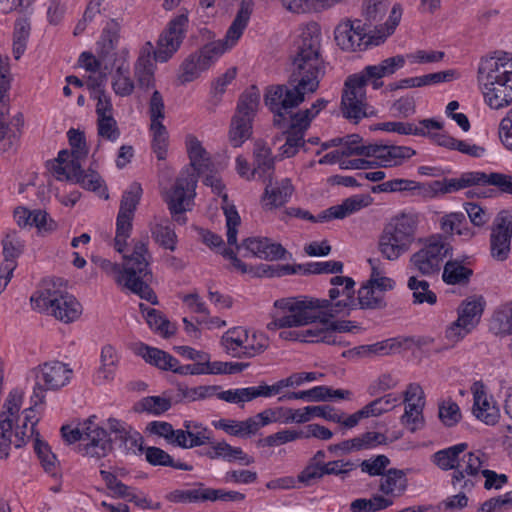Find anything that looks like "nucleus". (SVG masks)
<instances>
[{"instance_id": "43", "label": "nucleus", "mask_w": 512, "mask_h": 512, "mask_svg": "<svg viewBox=\"0 0 512 512\" xmlns=\"http://www.w3.org/2000/svg\"><path fill=\"white\" fill-rule=\"evenodd\" d=\"M386 77L380 63L377 65H368L360 73L348 77L349 83H355L361 88L366 89V85L371 83L374 89L382 87L381 78Z\"/></svg>"}, {"instance_id": "42", "label": "nucleus", "mask_w": 512, "mask_h": 512, "mask_svg": "<svg viewBox=\"0 0 512 512\" xmlns=\"http://www.w3.org/2000/svg\"><path fill=\"white\" fill-rule=\"evenodd\" d=\"M472 270L464 266L457 260H449L443 267L442 279L449 285L466 284L471 275Z\"/></svg>"}, {"instance_id": "53", "label": "nucleus", "mask_w": 512, "mask_h": 512, "mask_svg": "<svg viewBox=\"0 0 512 512\" xmlns=\"http://www.w3.org/2000/svg\"><path fill=\"white\" fill-rule=\"evenodd\" d=\"M494 334H512V302L496 310L490 322Z\"/></svg>"}, {"instance_id": "19", "label": "nucleus", "mask_w": 512, "mask_h": 512, "mask_svg": "<svg viewBox=\"0 0 512 512\" xmlns=\"http://www.w3.org/2000/svg\"><path fill=\"white\" fill-rule=\"evenodd\" d=\"M404 402L406 406L401 422L411 432H415L423 426L424 422L422 412L425 402L422 388L415 383L409 384L404 392Z\"/></svg>"}, {"instance_id": "30", "label": "nucleus", "mask_w": 512, "mask_h": 512, "mask_svg": "<svg viewBox=\"0 0 512 512\" xmlns=\"http://www.w3.org/2000/svg\"><path fill=\"white\" fill-rule=\"evenodd\" d=\"M182 432L184 439L180 438L178 447L189 449L211 443L213 432L200 422L184 421Z\"/></svg>"}, {"instance_id": "22", "label": "nucleus", "mask_w": 512, "mask_h": 512, "mask_svg": "<svg viewBox=\"0 0 512 512\" xmlns=\"http://www.w3.org/2000/svg\"><path fill=\"white\" fill-rule=\"evenodd\" d=\"M334 35L337 45L342 50L354 52L365 49L369 44L360 20L339 23Z\"/></svg>"}, {"instance_id": "6", "label": "nucleus", "mask_w": 512, "mask_h": 512, "mask_svg": "<svg viewBox=\"0 0 512 512\" xmlns=\"http://www.w3.org/2000/svg\"><path fill=\"white\" fill-rule=\"evenodd\" d=\"M223 209L229 245H236L237 249L242 247L253 256L268 261L286 260L287 256L291 257V254L281 244L272 242L268 238L251 237L245 239L241 246L237 245V227L241 222L240 216L233 205H227Z\"/></svg>"}, {"instance_id": "38", "label": "nucleus", "mask_w": 512, "mask_h": 512, "mask_svg": "<svg viewBox=\"0 0 512 512\" xmlns=\"http://www.w3.org/2000/svg\"><path fill=\"white\" fill-rule=\"evenodd\" d=\"M468 448L467 443H458L448 448L435 452L432 456L433 463L443 471H456L461 454Z\"/></svg>"}, {"instance_id": "28", "label": "nucleus", "mask_w": 512, "mask_h": 512, "mask_svg": "<svg viewBox=\"0 0 512 512\" xmlns=\"http://www.w3.org/2000/svg\"><path fill=\"white\" fill-rule=\"evenodd\" d=\"M131 350L142 357L146 363L159 369L174 372L177 367V359L161 349L138 342L131 346Z\"/></svg>"}, {"instance_id": "8", "label": "nucleus", "mask_w": 512, "mask_h": 512, "mask_svg": "<svg viewBox=\"0 0 512 512\" xmlns=\"http://www.w3.org/2000/svg\"><path fill=\"white\" fill-rule=\"evenodd\" d=\"M31 304L35 310L46 312L64 323L75 321L82 313V306L73 295L56 289L39 291L31 297Z\"/></svg>"}, {"instance_id": "61", "label": "nucleus", "mask_w": 512, "mask_h": 512, "mask_svg": "<svg viewBox=\"0 0 512 512\" xmlns=\"http://www.w3.org/2000/svg\"><path fill=\"white\" fill-rule=\"evenodd\" d=\"M298 439H304V430L284 429L260 439L258 445L261 447H275Z\"/></svg>"}, {"instance_id": "24", "label": "nucleus", "mask_w": 512, "mask_h": 512, "mask_svg": "<svg viewBox=\"0 0 512 512\" xmlns=\"http://www.w3.org/2000/svg\"><path fill=\"white\" fill-rule=\"evenodd\" d=\"M197 183V177L194 173L181 175L177 178L174 187L167 195V203L172 215L184 213L190 204L188 191L194 190Z\"/></svg>"}, {"instance_id": "49", "label": "nucleus", "mask_w": 512, "mask_h": 512, "mask_svg": "<svg viewBox=\"0 0 512 512\" xmlns=\"http://www.w3.org/2000/svg\"><path fill=\"white\" fill-rule=\"evenodd\" d=\"M407 286L413 292L414 303H428L430 305L436 303L437 296L430 290V284L426 280L418 279L417 276L412 275L408 279Z\"/></svg>"}, {"instance_id": "37", "label": "nucleus", "mask_w": 512, "mask_h": 512, "mask_svg": "<svg viewBox=\"0 0 512 512\" xmlns=\"http://www.w3.org/2000/svg\"><path fill=\"white\" fill-rule=\"evenodd\" d=\"M473 414L488 425H494L499 419V409L489 401L482 387L474 390Z\"/></svg>"}, {"instance_id": "33", "label": "nucleus", "mask_w": 512, "mask_h": 512, "mask_svg": "<svg viewBox=\"0 0 512 512\" xmlns=\"http://www.w3.org/2000/svg\"><path fill=\"white\" fill-rule=\"evenodd\" d=\"M142 49L134 65V75L141 89H149L154 86V58L151 56V45Z\"/></svg>"}, {"instance_id": "39", "label": "nucleus", "mask_w": 512, "mask_h": 512, "mask_svg": "<svg viewBox=\"0 0 512 512\" xmlns=\"http://www.w3.org/2000/svg\"><path fill=\"white\" fill-rule=\"evenodd\" d=\"M260 104V91L251 86L239 98L234 116L253 121Z\"/></svg>"}, {"instance_id": "26", "label": "nucleus", "mask_w": 512, "mask_h": 512, "mask_svg": "<svg viewBox=\"0 0 512 512\" xmlns=\"http://www.w3.org/2000/svg\"><path fill=\"white\" fill-rule=\"evenodd\" d=\"M294 192V186L289 178L272 181L265 187L263 195V206L267 210H272L286 204Z\"/></svg>"}, {"instance_id": "10", "label": "nucleus", "mask_w": 512, "mask_h": 512, "mask_svg": "<svg viewBox=\"0 0 512 512\" xmlns=\"http://www.w3.org/2000/svg\"><path fill=\"white\" fill-rule=\"evenodd\" d=\"M33 373L35 385L31 402L38 406L44 402L45 391L58 390L70 382L73 370L63 362L51 361L38 366L33 370Z\"/></svg>"}, {"instance_id": "2", "label": "nucleus", "mask_w": 512, "mask_h": 512, "mask_svg": "<svg viewBox=\"0 0 512 512\" xmlns=\"http://www.w3.org/2000/svg\"><path fill=\"white\" fill-rule=\"evenodd\" d=\"M330 283L333 287L328 292L329 299L301 296L276 300L266 328L276 331L305 326L317 320V312L325 317L348 314L355 307V281L347 276H334Z\"/></svg>"}, {"instance_id": "7", "label": "nucleus", "mask_w": 512, "mask_h": 512, "mask_svg": "<svg viewBox=\"0 0 512 512\" xmlns=\"http://www.w3.org/2000/svg\"><path fill=\"white\" fill-rule=\"evenodd\" d=\"M252 0H242L237 14L228 28L224 39L204 45L196 53L203 63L210 68L226 51L236 45L246 29L253 11Z\"/></svg>"}, {"instance_id": "32", "label": "nucleus", "mask_w": 512, "mask_h": 512, "mask_svg": "<svg viewBox=\"0 0 512 512\" xmlns=\"http://www.w3.org/2000/svg\"><path fill=\"white\" fill-rule=\"evenodd\" d=\"M408 487V480L403 470L391 468L380 479L379 490L385 498L395 499L402 496Z\"/></svg>"}, {"instance_id": "18", "label": "nucleus", "mask_w": 512, "mask_h": 512, "mask_svg": "<svg viewBox=\"0 0 512 512\" xmlns=\"http://www.w3.org/2000/svg\"><path fill=\"white\" fill-rule=\"evenodd\" d=\"M291 109L287 108L286 111L280 113L271 110L274 114L273 123L278 128H287L285 131L286 140L281 146V153L285 157H293L300 147L304 146V134L307 128L296 127L294 119L291 117Z\"/></svg>"}, {"instance_id": "21", "label": "nucleus", "mask_w": 512, "mask_h": 512, "mask_svg": "<svg viewBox=\"0 0 512 512\" xmlns=\"http://www.w3.org/2000/svg\"><path fill=\"white\" fill-rule=\"evenodd\" d=\"M366 89L361 88L355 83H349L347 78L345 81L342 99L341 111L345 118L358 123L363 117L368 116L366 112Z\"/></svg>"}, {"instance_id": "59", "label": "nucleus", "mask_w": 512, "mask_h": 512, "mask_svg": "<svg viewBox=\"0 0 512 512\" xmlns=\"http://www.w3.org/2000/svg\"><path fill=\"white\" fill-rule=\"evenodd\" d=\"M135 88L134 81L130 77L129 68L123 65L119 66L112 77V89L114 93L121 97L129 96Z\"/></svg>"}, {"instance_id": "44", "label": "nucleus", "mask_w": 512, "mask_h": 512, "mask_svg": "<svg viewBox=\"0 0 512 512\" xmlns=\"http://www.w3.org/2000/svg\"><path fill=\"white\" fill-rule=\"evenodd\" d=\"M244 358L250 359L264 353L269 347L268 336L259 331L245 329Z\"/></svg>"}, {"instance_id": "27", "label": "nucleus", "mask_w": 512, "mask_h": 512, "mask_svg": "<svg viewBox=\"0 0 512 512\" xmlns=\"http://www.w3.org/2000/svg\"><path fill=\"white\" fill-rule=\"evenodd\" d=\"M82 158L69 154L68 150H61L57 158L51 163L50 170L53 176L59 181H76L81 168Z\"/></svg>"}, {"instance_id": "56", "label": "nucleus", "mask_w": 512, "mask_h": 512, "mask_svg": "<svg viewBox=\"0 0 512 512\" xmlns=\"http://www.w3.org/2000/svg\"><path fill=\"white\" fill-rule=\"evenodd\" d=\"M9 115V105L3 104L0 106V143L1 150L9 151L17 142L16 131L12 128L10 121H7Z\"/></svg>"}, {"instance_id": "9", "label": "nucleus", "mask_w": 512, "mask_h": 512, "mask_svg": "<svg viewBox=\"0 0 512 512\" xmlns=\"http://www.w3.org/2000/svg\"><path fill=\"white\" fill-rule=\"evenodd\" d=\"M452 254V247L440 235L429 237L421 249L410 258V269L423 276L438 275L445 258Z\"/></svg>"}, {"instance_id": "1", "label": "nucleus", "mask_w": 512, "mask_h": 512, "mask_svg": "<svg viewBox=\"0 0 512 512\" xmlns=\"http://www.w3.org/2000/svg\"><path fill=\"white\" fill-rule=\"evenodd\" d=\"M291 60V87L271 86L265 94L266 106L278 113L297 107L305 100L306 94L316 92L325 74L321 56V31L317 24H309L302 30Z\"/></svg>"}, {"instance_id": "46", "label": "nucleus", "mask_w": 512, "mask_h": 512, "mask_svg": "<svg viewBox=\"0 0 512 512\" xmlns=\"http://www.w3.org/2000/svg\"><path fill=\"white\" fill-rule=\"evenodd\" d=\"M216 429H221L227 434L235 437H249L254 435L253 429L255 428L254 422L250 421V417L243 420L233 419H220L213 423Z\"/></svg>"}, {"instance_id": "4", "label": "nucleus", "mask_w": 512, "mask_h": 512, "mask_svg": "<svg viewBox=\"0 0 512 512\" xmlns=\"http://www.w3.org/2000/svg\"><path fill=\"white\" fill-rule=\"evenodd\" d=\"M478 82L490 108L498 110L512 104V59H482L478 67Z\"/></svg>"}, {"instance_id": "62", "label": "nucleus", "mask_w": 512, "mask_h": 512, "mask_svg": "<svg viewBox=\"0 0 512 512\" xmlns=\"http://www.w3.org/2000/svg\"><path fill=\"white\" fill-rule=\"evenodd\" d=\"M329 391L328 386L320 385L315 386L308 390L287 392L278 398L279 401L285 400H304L310 402H325L326 395Z\"/></svg>"}, {"instance_id": "25", "label": "nucleus", "mask_w": 512, "mask_h": 512, "mask_svg": "<svg viewBox=\"0 0 512 512\" xmlns=\"http://www.w3.org/2000/svg\"><path fill=\"white\" fill-rule=\"evenodd\" d=\"M442 128L443 123L432 118L420 120L418 125L410 122L388 121L375 126L376 130L415 136H426L429 135V130H441Z\"/></svg>"}, {"instance_id": "5", "label": "nucleus", "mask_w": 512, "mask_h": 512, "mask_svg": "<svg viewBox=\"0 0 512 512\" xmlns=\"http://www.w3.org/2000/svg\"><path fill=\"white\" fill-rule=\"evenodd\" d=\"M419 219L416 213H401L384 227L378 241L382 257L394 261L405 254L415 240Z\"/></svg>"}, {"instance_id": "29", "label": "nucleus", "mask_w": 512, "mask_h": 512, "mask_svg": "<svg viewBox=\"0 0 512 512\" xmlns=\"http://www.w3.org/2000/svg\"><path fill=\"white\" fill-rule=\"evenodd\" d=\"M210 446L202 452V455L207 458L222 459L227 462L238 461L243 465H250L254 463V458L247 455L242 448L233 447L226 441L208 443Z\"/></svg>"}, {"instance_id": "15", "label": "nucleus", "mask_w": 512, "mask_h": 512, "mask_svg": "<svg viewBox=\"0 0 512 512\" xmlns=\"http://www.w3.org/2000/svg\"><path fill=\"white\" fill-rule=\"evenodd\" d=\"M95 416L84 421L83 443L79 445L83 455L100 459L112 450V441L107 431L94 422Z\"/></svg>"}, {"instance_id": "16", "label": "nucleus", "mask_w": 512, "mask_h": 512, "mask_svg": "<svg viewBox=\"0 0 512 512\" xmlns=\"http://www.w3.org/2000/svg\"><path fill=\"white\" fill-rule=\"evenodd\" d=\"M512 237V215L501 211L496 216L490 235V253L493 259L504 261L510 253Z\"/></svg>"}, {"instance_id": "34", "label": "nucleus", "mask_w": 512, "mask_h": 512, "mask_svg": "<svg viewBox=\"0 0 512 512\" xmlns=\"http://www.w3.org/2000/svg\"><path fill=\"white\" fill-rule=\"evenodd\" d=\"M186 150L190 160V165L197 172L202 174L210 171L211 161L208 152L202 146L201 142L192 134L185 138Z\"/></svg>"}, {"instance_id": "51", "label": "nucleus", "mask_w": 512, "mask_h": 512, "mask_svg": "<svg viewBox=\"0 0 512 512\" xmlns=\"http://www.w3.org/2000/svg\"><path fill=\"white\" fill-rule=\"evenodd\" d=\"M209 68L201 61L199 55L195 52L188 56L181 64L179 80L182 84L192 82L197 79L202 72Z\"/></svg>"}, {"instance_id": "63", "label": "nucleus", "mask_w": 512, "mask_h": 512, "mask_svg": "<svg viewBox=\"0 0 512 512\" xmlns=\"http://www.w3.org/2000/svg\"><path fill=\"white\" fill-rule=\"evenodd\" d=\"M343 139V147L340 150L343 158L353 155L369 157L372 143H363V139L358 134H351Z\"/></svg>"}, {"instance_id": "20", "label": "nucleus", "mask_w": 512, "mask_h": 512, "mask_svg": "<svg viewBox=\"0 0 512 512\" xmlns=\"http://www.w3.org/2000/svg\"><path fill=\"white\" fill-rule=\"evenodd\" d=\"M416 154V151L408 146L372 144L369 157L373 167H396Z\"/></svg>"}, {"instance_id": "64", "label": "nucleus", "mask_w": 512, "mask_h": 512, "mask_svg": "<svg viewBox=\"0 0 512 512\" xmlns=\"http://www.w3.org/2000/svg\"><path fill=\"white\" fill-rule=\"evenodd\" d=\"M358 303L361 309H379L385 306L384 295L366 284L358 291Z\"/></svg>"}, {"instance_id": "47", "label": "nucleus", "mask_w": 512, "mask_h": 512, "mask_svg": "<svg viewBox=\"0 0 512 512\" xmlns=\"http://www.w3.org/2000/svg\"><path fill=\"white\" fill-rule=\"evenodd\" d=\"M140 310L145 313L149 327L168 338L175 333V327L156 309L148 308L140 304Z\"/></svg>"}, {"instance_id": "17", "label": "nucleus", "mask_w": 512, "mask_h": 512, "mask_svg": "<svg viewBox=\"0 0 512 512\" xmlns=\"http://www.w3.org/2000/svg\"><path fill=\"white\" fill-rule=\"evenodd\" d=\"M23 401V395L17 390L9 393L3 405V411L0 414V459L9 456L10 446L13 444L12 436L13 417L20 411Z\"/></svg>"}, {"instance_id": "48", "label": "nucleus", "mask_w": 512, "mask_h": 512, "mask_svg": "<svg viewBox=\"0 0 512 512\" xmlns=\"http://www.w3.org/2000/svg\"><path fill=\"white\" fill-rule=\"evenodd\" d=\"M145 458L146 461L153 466H169L183 471L192 470V466L186 463L174 461L173 458L167 452L158 447L152 446L146 448Z\"/></svg>"}, {"instance_id": "13", "label": "nucleus", "mask_w": 512, "mask_h": 512, "mask_svg": "<svg viewBox=\"0 0 512 512\" xmlns=\"http://www.w3.org/2000/svg\"><path fill=\"white\" fill-rule=\"evenodd\" d=\"M505 174L502 173H490L474 171L463 173L459 178L444 179V194L457 192L466 187L475 186L472 190L467 193L485 195L483 186L493 185L498 188L505 184Z\"/></svg>"}, {"instance_id": "50", "label": "nucleus", "mask_w": 512, "mask_h": 512, "mask_svg": "<svg viewBox=\"0 0 512 512\" xmlns=\"http://www.w3.org/2000/svg\"><path fill=\"white\" fill-rule=\"evenodd\" d=\"M483 304L482 298L463 302L458 309V318L464 320L465 324L473 330L483 313Z\"/></svg>"}, {"instance_id": "14", "label": "nucleus", "mask_w": 512, "mask_h": 512, "mask_svg": "<svg viewBox=\"0 0 512 512\" xmlns=\"http://www.w3.org/2000/svg\"><path fill=\"white\" fill-rule=\"evenodd\" d=\"M188 25V17L185 14L173 18L167 29L160 35L157 48L154 51V60L166 62L179 49Z\"/></svg>"}, {"instance_id": "11", "label": "nucleus", "mask_w": 512, "mask_h": 512, "mask_svg": "<svg viewBox=\"0 0 512 512\" xmlns=\"http://www.w3.org/2000/svg\"><path fill=\"white\" fill-rule=\"evenodd\" d=\"M141 195L142 188L138 183L130 185L122 195L116 219V236L114 240L115 249L120 253L124 251L127 245V239L131 235L132 221Z\"/></svg>"}, {"instance_id": "35", "label": "nucleus", "mask_w": 512, "mask_h": 512, "mask_svg": "<svg viewBox=\"0 0 512 512\" xmlns=\"http://www.w3.org/2000/svg\"><path fill=\"white\" fill-rule=\"evenodd\" d=\"M253 170L252 174L260 178H270L274 171L275 158L271 149L263 142L255 143L253 150Z\"/></svg>"}, {"instance_id": "3", "label": "nucleus", "mask_w": 512, "mask_h": 512, "mask_svg": "<svg viewBox=\"0 0 512 512\" xmlns=\"http://www.w3.org/2000/svg\"><path fill=\"white\" fill-rule=\"evenodd\" d=\"M150 259L148 243L141 240L134 243L132 254L124 257L122 267L102 257L93 258V262L108 276L113 277L119 285H123L151 304H157V296L148 285L152 278Z\"/></svg>"}, {"instance_id": "52", "label": "nucleus", "mask_w": 512, "mask_h": 512, "mask_svg": "<svg viewBox=\"0 0 512 512\" xmlns=\"http://www.w3.org/2000/svg\"><path fill=\"white\" fill-rule=\"evenodd\" d=\"M252 135V121L233 116L230 130L229 142L233 147H240Z\"/></svg>"}, {"instance_id": "60", "label": "nucleus", "mask_w": 512, "mask_h": 512, "mask_svg": "<svg viewBox=\"0 0 512 512\" xmlns=\"http://www.w3.org/2000/svg\"><path fill=\"white\" fill-rule=\"evenodd\" d=\"M400 403V396L394 393L379 397L363 407L368 417L379 416L392 410Z\"/></svg>"}, {"instance_id": "41", "label": "nucleus", "mask_w": 512, "mask_h": 512, "mask_svg": "<svg viewBox=\"0 0 512 512\" xmlns=\"http://www.w3.org/2000/svg\"><path fill=\"white\" fill-rule=\"evenodd\" d=\"M152 238L165 249H176L177 235L167 219H159L151 224Z\"/></svg>"}, {"instance_id": "12", "label": "nucleus", "mask_w": 512, "mask_h": 512, "mask_svg": "<svg viewBox=\"0 0 512 512\" xmlns=\"http://www.w3.org/2000/svg\"><path fill=\"white\" fill-rule=\"evenodd\" d=\"M487 466V457L481 450L464 452L461 454L456 471L451 475V484L454 488L459 485L461 490L471 491Z\"/></svg>"}, {"instance_id": "54", "label": "nucleus", "mask_w": 512, "mask_h": 512, "mask_svg": "<svg viewBox=\"0 0 512 512\" xmlns=\"http://www.w3.org/2000/svg\"><path fill=\"white\" fill-rule=\"evenodd\" d=\"M393 505V499L385 498L383 495H374L370 499L358 498L351 502L352 512H377Z\"/></svg>"}, {"instance_id": "57", "label": "nucleus", "mask_w": 512, "mask_h": 512, "mask_svg": "<svg viewBox=\"0 0 512 512\" xmlns=\"http://www.w3.org/2000/svg\"><path fill=\"white\" fill-rule=\"evenodd\" d=\"M152 135L151 147L158 160H165L167 157L169 135L166 127L161 124H150Z\"/></svg>"}, {"instance_id": "31", "label": "nucleus", "mask_w": 512, "mask_h": 512, "mask_svg": "<svg viewBox=\"0 0 512 512\" xmlns=\"http://www.w3.org/2000/svg\"><path fill=\"white\" fill-rule=\"evenodd\" d=\"M371 198L355 195L345 199L340 205L332 206L320 213V220L343 219L370 204Z\"/></svg>"}, {"instance_id": "36", "label": "nucleus", "mask_w": 512, "mask_h": 512, "mask_svg": "<svg viewBox=\"0 0 512 512\" xmlns=\"http://www.w3.org/2000/svg\"><path fill=\"white\" fill-rule=\"evenodd\" d=\"M118 363L119 355L116 349L110 344L103 346L100 355V367L95 374V381L98 384L111 381L115 376Z\"/></svg>"}, {"instance_id": "58", "label": "nucleus", "mask_w": 512, "mask_h": 512, "mask_svg": "<svg viewBox=\"0 0 512 512\" xmlns=\"http://www.w3.org/2000/svg\"><path fill=\"white\" fill-rule=\"evenodd\" d=\"M146 430L153 435L164 438L167 443L177 446L180 438L184 439L182 429H173L172 425L165 421H152L148 423Z\"/></svg>"}, {"instance_id": "55", "label": "nucleus", "mask_w": 512, "mask_h": 512, "mask_svg": "<svg viewBox=\"0 0 512 512\" xmlns=\"http://www.w3.org/2000/svg\"><path fill=\"white\" fill-rule=\"evenodd\" d=\"M34 450L44 470L52 476H56L59 465L57 457L51 451L49 445L39 438V434L34 439Z\"/></svg>"}, {"instance_id": "23", "label": "nucleus", "mask_w": 512, "mask_h": 512, "mask_svg": "<svg viewBox=\"0 0 512 512\" xmlns=\"http://www.w3.org/2000/svg\"><path fill=\"white\" fill-rule=\"evenodd\" d=\"M35 405L24 409L21 414L19 411L14 415L12 436L14 437L13 445L16 448H21L38 433L35 432V426L39 421V417L35 412Z\"/></svg>"}, {"instance_id": "45", "label": "nucleus", "mask_w": 512, "mask_h": 512, "mask_svg": "<svg viewBox=\"0 0 512 512\" xmlns=\"http://www.w3.org/2000/svg\"><path fill=\"white\" fill-rule=\"evenodd\" d=\"M441 229L445 233H456L466 238H471L474 232L467 226L465 214L453 212L441 218Z\"/></svg>"}, {"instance_id": "40", "label": "nucleus", "mask_w": 512, "mask_h": 512, "mask_svg": "<svg viewBox=\"0 0 512 512\" xmlns=\"http://www.w3.org/2000/svg\"><path fill=\"white\" fill-rule=\"evenodd\" d=\"M245 328L233 327L227 330L221 337V346L224 351L235 358H244Z\"/></svg>"}]
</instances>
